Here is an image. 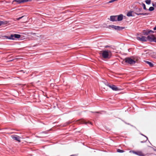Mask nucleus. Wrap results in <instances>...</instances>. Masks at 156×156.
Listing matches in <instances>:
<instances>
[{
  "label": "nucleus",
  "instance_id": "nucleus-27",
  "mask_svg": "<svg viewBox=\"0 0 156 156\" xmlns=\"http://www.w3.org/2000/svg\"><path fill=\"white\" fill-rule=\"evenodd\" d=\"M2 21H0V26L2 25Z\"/></svg>",
  "mask_w": 156,
  "mask_h": 156
},
{
  "label": "nucleus",
  "instance_id": "nucleus-26",
  "mask_svg": "<svg viewBox=\"0 0 156 156\" xmlns=\"http://www.w3.org/2000/svg\"><path fill=\"white\" fill-rule=\"evenodd\" d=\"M153 41L156 42V37H155L154 39V41Z\"/></svg>",
  "mask_w": 156,
  "mask_h": 156
},
{
  "label": "nucleus",
  "instance_id": "nucleus-20",
  "mask_svg": "<svg viewBox=\"0 0 156 156\" xmlns=\"http://www.w3.org/2000/svg\"><path fill=\"white\" fill-rule=\"evenodd\" d=\"M154 9V8L153 7H150L149 9V10L150 11H153Z\"/></svg>",
  "mask_w": 156,
  "mask_h": 156
},
{
  "label": "nucleus",
  "instance_id": "nucleus-1",
  "mask_svg": "<svg viewBox=\"0 0 156 156\" xmlns=\"http://www.w3.org/2000/svg\"><path fill=\"white\" fill-rule=\"evenodd\" d=\"M102 57L104 59H110L112 56V52L110 50H104L101 51Z\"/></svg>",
  "mask_w": 156,
  "mask_h": 156
},
{
  "label": "nucleus",
  "instance_id": "nucleus-5",
  "mask_svg": "<svg viewBox=\"0 0 156 156\" xmlns=\"http://www.w3.org/2000/svg\"><path fill=\"white\" fill-rule=\"evenodd\" d=\"M129 152L136 154L140 156H145V154L141 151H130Z\"/></svg>",
  "mask_w": 156,
  "mask_h": 156
},
{
  "label": "nucleus",
  "instance_id": "nucleus-9",
  "mask_svg": "<svg viewBox=\"0 0 156 156\" xmlns=\"http://www.w3.org/2000/svg\"><path fill=\"white\" fill-rule=\"evenodd\" d=\"M11 138L14 140L20 142V137L16 135H13L11 136Z\"/></svg>",
  "mask_w": 156,
  "mask_h": 156
},
{
  "label": "nucleus",
  "instance_id": "nucleus-17",
  "mask_svg": "<svg viewBox=\"0 0 156 156\" xmlns=\"http://www.w3.org/2000/svg\"><path fill=\"white\" fill-rule=\"evenodd\" d=\"M145 2L147 4L149 5L151 4V0H145Z\"/></svg>",
  "mask_w": 156,
  "mask_h": 156
},
{
  "label": "nucleus",
  "instance_id": "nucleus-25",
  "mask_svg": "<svg viewBox=\"0 0 156 156\" xmlns=\"http://www.w3.org/2000/svg\"><path fill=\"white\" fill-rule=\"evenodd\" d=\"M147 137L145 136V141H141V142L142 143V142H145V141H146L147 140Z\"/></svg>",
  "mask_w": 156,
  "mask_h": 156
},
{
  "label": "nucleus",
  "instance_id": "nucleus-8",
  "mask_svg": "<svg viewBox=\"0 0 156 156\" xmlns=\"http://www.w3.org/2000/svg\"><path fill=\"white\" fill-rule=\"evenodd\" d=\"M32 0H14L13 1L12 3L14 2H16L18 4H20L22 3H24L25 2H30Z\"/></svg>",
  "mask_w": 156,
  "mask_h": 156
},
{
  "label": "nucleus",
  "instance_id": "nucleus-23",
  "mask_svg": "<svg viewBox=\"0 0 156 156\" xmlns=\"http://www.w3.org/2000/svg\"><path fill=\"white\" fill-rule=\"evenodd\" d=\"M116 1H117L116 0H111L110 1H109V2H108L107 3H112V2H114Z\"/></svg>",
  "mask_w": 156,
  "mask_h": 156
},
{
  "label": "nucleus",
  "instance_id": "nucleus-12",
  "mask_svg": "<svg viewBox=\"0 0 156 156\" xmlns=\"http://www.w3.org/2000/svg\"><path fill=\"white\" fill-rule=\"evenodd\" d=\"M142 10V9H138V10L136 11V12H135V13L137 15H148L149 14V13H139V12H140Z\"/></svg>",
  "mask_w": 156,
  "mask_h": 156
},
{
  "label": "nucleus",
  "instance_id": "nucleus-30",
  "mask_svg": "<svg viewBox=\"0 0 156 156\" xmlns=\"http://www.w3.org/2000/svg\"><path fill=\"white\" fill-rule=\"evenodd\" d=\"M13 60H11L9 61H12Z\"/></svg>",
  "mask_w": 156,
  "mask_h": 156
},
{
  "label": "nucleus",
  "instance_id": "nucleus-4",
  "mask_svg": "<svg viewBox=\"0 0 156 156\" xmlns=\"http://www.w3.org/2000/svg\"><path fill=\"white\" fill-rule=\"evenodd\" d=\"M21 37V35L20 34H11L10 36H5L6 38L11 40H14L15 38H19Z\"/></svg>",
  "mask_w": 156,
  "mask_h": 156
},
{
  "label": "nucleus",
  "instance_id": "nucleus-15",
  "mask_svg": "<svg viewBox=\"0 0 156 156\" xmlns=\"http://www.w3.org/2000/svg\"><path fill=\"white\" fill-rule=\"evenodd\" d=\"M133 12L132 11L129 12L127 14V16H133L134 15L133 14Z\"/></svg>",
  "mask_w": 156,
  "mask_h": 156
},
{
  "label": "nucleus",
  "instance_id": "nucleus-10",
  "mask_svg": "<svg viewBox=\"0 0 156 156\" xmlns=\"http://www.w3.org/2000/svg\"><path fill=\"white\" fill-rule=\"evenodd\" d=\"M155 36L154 35H148L147 37V40H148L150 42L153 41L154 39Z\"/></svg>",
  "mask_w": 156,
  "mask_h": 156
},
{
  "label": "nucleus",
  "instance_id": "nucleus-21",
  "mask_svg": "<svg viewBox=\"0 0 156 156\" xmlns=\"http://www.w3.org/2000/svg\"><path fill=\"white\" fill-rule=\"evenodd\" d=\"M142 5L144 9L146 10H147V8H146L145 4L144 3H142Z\"/></svg>",
  "mask_w": 156,
  "mask_h": 156
},
{
  "label": "nucleus",
  "instance_id": "nucleus-14",
  "mask_svg": "<svg viewBox=\"0 0 156 156\" xmlns=\"http://www.w3.org/2000/svg\"><path fill=\"white\" fill-rule=\"evenodd\" d=\"M154 32L151 30H149L144 32V35H148L150 33H154Z\"/></svg>",
  "mask_w": 156,
  "mask_h": 156
},
{
  "label": "nucleus",
  "instance_id": "nucleus-7",
  "mask_svg": "<svg viewBox=\"0 0 156 156\" xmlns=\"http://www.w3.org/2000/svg\"><path fill=\"white\" fill-rule=\"evenodd\" d=\"M108 86L111 88L114 91H118L120 90L119 88L118 87L116 86L115 85H108Z\"/></svg>",
  "mask_w": 156,
  "mask_h": 156
},
{
  "label": "nucleus",
  "instance_id": "nucleus-6",
  "mask_svg": "<svg viewBox=\"0 0 156 156\" xmlns=\"http://www.w3.org/2000/svg\"><path fill=\"white\" fill-rule=\"evenodd\" d=\"M109 27L114 29H115L116 30H122L124 29L125 27H120L118 26H115L114 25H111L109 26Z\"/></svg>",
  "mask_w": 156,
  "mask_h": 156
},
{
  "label": "nucleus",
  "instance_id": "nucleus-18",
  "mask_svg": "<svg viewBox=\"0 0 156 156\" xmlns=\"http://www.w3.org/2000/svg\"><path fill=\"white\" fill-rule=\"evenodd\" d=\"M117 152L119 153H123L124 152V151L119 149H117Z\"/></svg>",
  "mask_w": 156,
  "mask_h": 156
},
{
  "label": "nucleus",
  "instance_id": "nucleus-24",
  "mask_svg": "<svg viewBox=\"0 0 156 156\" xmlns=\"http://www.w3.org/2000/svg\"><path fill=\"white\" fill-rule=\"evenodd\" d=\"M152 5L154 7L156 8V2L154 4L153 3Z\"/></svg>",
  "mask_w": 156,
  "mask_h": 156
},
{
  "label": "nucleus",
  "instance_id": "nucleus-31",
  "mask_svg": "<svg viewBox=\"0 0 156 156\" xmlns=\"http://www.w3.org/2000/svg\"><path fill=\"white\" fill-rule=\"evenodd\" d=\"M108 47V46H105V47Z\"/></svg>",
  "mask_w": 156,
  "mask_h": 156
},
{
  "label": "nucleus",
  "instance_id": "nucleus-13",
  "mask_svg": "<svg viewBox=\"0 0 156 156\" xmlns=\"http://www.w3.org/2000/svg\"><path fill=\"white\" fill-rule=\"evenodd\" d=\"M88 123H89V122H86L85 120H79L77 121V123L79 124H87Z\"/></svg>",
  "mask_w": 156,
  "mask_h": 156
},
{
  "label": "nucleus",
  "instance_id": "nucleus-22",
  "mask_svg": "<svg viewBox=\"0 0 156 156\" xmlns=\"http://www.w3.org/2000/svg\"><path fill=\"white\" fill-rule=\"evenodd\" d=\"M25 16H23L21 17H20L19 18H16V20H20V19H22V18H23V17H25Z\"/></svg>",
  "mask_w": 156,
  "mask_h": 156
},
{
  "label": "nucleus",
  "instance_id": "nucleus-3",
  "mask_svg": "<svg viewBox=\"0 0 156 156\" xmlns=\"http://www.w3.org/2000/svg\"><path fill=\"white\" fill-rule=\"evenodd\" d=\"M125 62L130 64H134L137 61V59L136 58L132 59L129 57L126 58L124 59Z\"/></svg>",
  "mask_w": 156,
  "mask_h": 156
},
{
  "label": "nucleus",
  "instance_id": "nucleus-16",
  "mask_svg": "<svg viewBox=\"0 0 156 156\" xmlns=\"http://www.w3.org/2000/svg\"><path fill=\"white\" fill-rule=\"evenodd\" d=\"M145 62L147 63L148 64L150 67H152L154 65L151 62L148 61H145Z\"/></svg>",
  "mask_w": 156,
  "mask_h": 156
},
{
  "label": "nucleus",
  "instance_id": "nucleus-2",
  "mask_svg": "<svg viewBox=\"0 0 156 156\" xmlns=\"http://www.w3.org/2000/svg\"><path fill=\"white\" fill-rule=\"evenodd\" d=\"M123 16L120 14L119 16H112L110 17V20L112 21H121L123 19Z\"/></svg>",
  "mask_w": 156,
  "mask_h": 156
},
{
  "label": "nucleus",
  "instance_id": "nucleus-19",
  "mask_svg": "<svg viewBox=\"0 0 156 156\" xmlns=\"http://www.w3.org/2000/svg\"><path fill=\"white\" fill-rule=\"evenodd\" d=\"M2 25H4L7 24L8 23V22L7 21H2Z\"/></svg>",
  "mask_w": 156,
  "mask_h": 156
},
{
  "label": "nucleus",
  "instance_id": "nucleus-11",
  "mask_svg": "<svg viewBox=\"0 0 156 156\" xmlns=\"http://www.w3.org/2000/svg\"><path fill=\"white\" fill-rule=\"evenodd\" d=\"M137 39L138 40L140 41L145 42L147 41V38L146 37L143 36H141V37H137Z\"/></svg>",
  "mask_w": 156,
  "mask_h": 156
},
{
  "label": "nucleus",
  "instance_id": "nucleus-28",
  "mask_svg": "<svg viewBox=\"0 0 156 156\" xmlns=\"http://www.w3.org/2000/svg\"><path fill=\"white\" fill-rule=\"evenodd\" d=\"M153 30H156V26H155V27H154L153 28Z\"/></svg>",
  "mask_w": 156,
  "mask_h": 156
},
{
  "label": "nucleus",
  "instance_id": "nucleus-29",
  "mask_svg": "<svg viewBox=\"0 0 156 156\" xmlns=\"http://www.w3.org/2000/svg\"><path fill=\"white\" fill-rule=\"evenodd\" d=\"M31 34H33V35H35V34H36V33H31Z\"/></svg>",
  "mask_w": 156,
  "mask_h": 156
}]
</instances>
